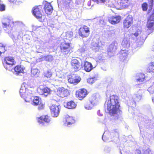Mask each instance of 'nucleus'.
I'll use <instances>...</instances> for the list:
<instances>
[{
    "label": "nucleus",
    "instance_id": "1",
    "mask_svg": "<svg viewBox=\"0 0 154 154\" xmlns=\"http://www.w3.org/2000/svg\"><path fill=\"white\" fill-rule=\"evenodd\" d=\"M105 104L106 105L107 109L111 116H114L117 114L118 112H121L119 97L117 95L110 96L109 100H106Z\"/></svg>",
    "mask_w": 154,
    "mask_h": 154
},
{
    "label": "nucleus",
    "instance_id": "2",
    "mask_svg": "<svg viewBox=\"0 0 154 154\" xmlns=\"http://www.w3.org/2000/svg\"><path fill=\"white\" fill-rule=\"evenodd\" d=\"M59 47L61 53L63 55H67L72 52V48L71 43L64 41L61 42L60 45Z\"/></svg>",
    "mask_w": 154,
    "mask_h": 154
},
{
    "label": "nucleus",
    "instance_id": "3",
    "mask_svg": "<svg viewBox=\"0 0 154 154\" xmlns=\"http://www.w3.org/2000/svg\"><path fill=\"white\" fill-rule=\"evenodd\" d=\"M16 63L14 58L12 57L7 56L4 58L3 64L7 70L11 71L12 67L15 65Z\"/></svg>",
    "mask_w": 154,
    "mask_h": 154
},
{
    "label": "nucleus",
    "instance_id": "4",
    "mask_svg": "<svg viewBox=\"0 0 154 154\" xmlns=\"http://www.w3.org/2000/svg\"><path fill=\"white\" fill-rule=\"evenodd\" d=\"M33 15L38 20H42L43 15V8L42 5L35 6L32 10Z\"/></svg>",
    "mask_w": 154,
    "mask_h": 154
},
{
    "label": "nucleus",
    "instance_id": "5",
    "mask_svg": "<svg viewBox=\"0 0 154 154\" xmlns=\"http://www.w3.org/2000/svg\"><path fill=\"white\" fill-rule=\"evenodd\" d=\"M90 28L87 26L84 25L81 26L78 30V33L79 36L82 38H87L90 34Z\"/></svg>",
    "mask_w": 154,
    "mask_h": 154
},
{
    "label": "nucleus",
    "instance_id": "6",
    "mask_svg": "<svg viewBox=\"0 0 154 154\" xmlns=\"http://www.w3.org/2000/svg\"><path fill=\"white\" fill-rule=\"evenodd\" d=\"M70 93L69 90L63 87L58 88L55 91V95L61 98L68 97Z\"/></svg>",
    "mask_w": 154,
    "mask_h": 154
},
{
    "label": "nucleus",
    "instance_id": "7",
    "mask_svg": "<svg viewBox=\"0 0 154 154\" xmlns=\"http://www.w3.org/2000/svg\"><path fill=\"white\" fill-rule=\"evenodd\" d=\"M70 64L71 68L75 72L80 70L82 67V63L79 59H74L71 60Z\"/></svg>",
    "mask_w": 154,
    "mask_h": 154
},
{
    "label": "nucleus",
    "instance_id": "8",
    "mask_svg": "<svg viewBox=\"0 0 154 154\" xmlns=\"http://www.w3.org/2000/svg\"><path fill=\"white\" fill-rule=\"evenodd\" d=\"M133 18L132 16L128 15L123 20V24L124 29L129 28L132 25Z\"/></svg>",
    "mask_w": 154,
    "mask_h": 154
},
{
    "label": "nucleus",
    "instance_id": "9",
    "mask_svg": "<svg viewBox=\"0 0 154 154\" xmlns=\"http://www.w3.org/2000/svg\"><path fill=\"white\" fill-rule=\"evenodd\" d=\"M88 93L87 90L84 88L80 89L75 92L76 97L80 100H83L86 97Z\"/></svg>",
    "mask_w": 154,
    "mask_h": 154
},
{
    "label": "nucleus",
    "instance_id": "10",
    "mask_svg": "<svg viewBox=\"0 0 154 154\" xmlns=\"http://www.w3.org/2000/svg\"><path fill=\"white\" fill-rule=\"evenodd\" d=\"M37 91L39 95H44L45 96H47L50 94L51 91L50 88L43 86H41L38 88Z\"/></svg>",
    "mask_w": 154,
    "mask_h": 154
},
{
    "label": "nucleus",
    "instance_id": "11",
    "mask_svg": "<svg viewBox=\"0 0 154 154\" xmlns=\"http://www.w3.org/2000/svg\"><path fill=\"white\" fill-rule=\"evenodd\" d=\"M36 120L40 124L44 125L45 123H49L51 121V118L48 115H43L39 117H37Z\"/></svg>",
    "mask_w": 154,
    "mask_h": 154
},
{
    "label": "nucleus",
    "instance_id": "12",
    "mask_svg": "<svg viewBox=\"0 0 154 154\" xmlns=\"http://www.w3.org/2000/svg\"><path fill=\"white\" fill-rule=\"evenodd\" d=\"M13 23V22L11 20L8 18H5L2 23L3 27L6 28V30L7 29L10 31L12 29Z\"/></svg>",
    "mask_w": 154,
    "mask_h": 154
},
{
    "label": "nucleus",
    "instance_id": "13",
    "mask_svg": "<svg viewBox=\"0 0 154 154\" xmlns=\"http://www.w3.org/2000/svg\"><path fill=\"white\" fill-rule=\"evenodd\" d=\"M59 106L55 104H53L50 107L51 112L54 117H57L59 114L60 111Z\"/></svg>",
    "mask_w": 154,
    "mask_h": 154
},
{
    "label": "nucleus",
    "instance_id": "14",
    "mask_svg": "<svg viewBox=\"0 0 154 154\" xmlns=\"http://www.w3.org/2000/svg\"><path fill=\"white\" fill-rule=\"evenodd\" d=\"M121 19V16L116 15L112 16L108 18V21L112 24H116L120 22Z\"/></svg>",
    "mask_w": 154,
    "mask_h": 154
},
{
    "label": "nucleus",
    "instance_id": "15",
    "mask_svg": "<svg viewBox=\"0 0 154 154\" xmlns=\"http://www.w3.org/2000/svg\"><path fill=\"white\" fill-rule=\"evenodd\" d=\"M25 95L22 97L26 102H30L32 101L33 97V92L31 90H29Z\"/></svg>",
    "mask_w": 154,
    "mask_h": 154
},
{
    "label": "nucleus",
    "instance_id": "16",
    "mask_svg": "<svg viewBox=\"0 0 154 154\" xmlns=\"http://www.w3.org/2000/svg\"><path fill=\"white\" fill-rule=\"evenodd\" d=\"M44 9L45 13L48 15H50L52 13L53 8L50 3L46 2L44 7Z\"/></svg>",
    "mask_w": 154,
    "mask_h": 154
},
{
    "label": "nucleus",
    "instance_id": "17",
    "mask_svg": "<svg viewBox=\"0 0 154 154\" xmlns=\"http://www.w3.org/2000/svg\"><path fill=\"white\" fill-rule=\"evenodd\" d=\"M143 91L142 90H139L135 94L134 97V101L135 103L139 102L142 98Z\"/></svg>",
    "mask_w": 154,
    "mask_h": 154
},
{
    "label": "nucleus",
    "instance_id": "18",
    "mask_svg": "<svg viewBox=\"0 0 154 154\" xmlns=\"http://www.w3.org/2000/svg\"><path fill=\"white\" fill-rule=\"evenodd\" d=\"M84 70L86 72H90L93 68L92 64L88 61H85L83 65Z\"/></svg>",
    "mask_w": 154,
    "mask_h": 154
},
{
    "label": "nucleus",
    "instance_id": "19",
    "mask_svg": "<svg viewBox=\"0 0 154 154\" xmlns=\"http://www.w3.org/2000/svg\"><path fill=\"white\" fill-rule=\"evenodd\" d=\"M81 80L80 77L76 76H71L68 79V82L71 84H76Z\"/></svg>",
    "mask_w": 154,
    "mask_h": 154
},
{
    "label": "nucleus",
    "instance_id": "20",
    "mask_svg": "<svg viewBox=\"0 0 154 154\" xmlns=\"http://www.w3.org/2000/svg\"><path fill=\"white\" fill-rule=\"evenodd\" d=\"M14 69L16 74L19 75L20 73H24V68L21 67L20 65H17L14 67Z\"/></svg>",
    "mask_w": 154,
    "mask_h": 154
},
{
    "label": "nucleus",
    "instance_id": "21",
    "mask_svg": "<svg viewBox=\"0 0 154 154\" xmlns=\"http://www.w3.org/2000/svg\"><path fill=\"white\" fill-rule=\"evenodd\" d=\"M30 90V88H29L28 89L26 88L24 85H22L20 91V93L21 96L22 97L24 95L27 93L26 92L27 91Z\"/></svg>",
    "mask_w": 154,
    "mask_h": 154
},
{
    "label": "nucleus",
    "instance_id": "22",
    "mask_svg": "<svg viewBox=\"0 0 154 154\" xmlns=\"http://www.w3.org/2000/svg\"><path fill=\"white\" fill-rule=\"evenodd\" d=\"M76 106L75 103L73 100H71L67 102L66 104V107L69 109L75 108Z\"/></svg>",
    "mask_w": 154,
    "mask_h": 154
},
{
    "label": "nucleus",
    "instance_id": "23",
    "mask_svg": "<svg viewBox=\"0 0 154 154\" xmlns=\"http://www.w3.org/2000/svg\"><path fill=\"white\" fill-rule=\"evenodd\" d=\"M75 122V120L72 117L68 116L66 117V123L67 125H72Z\"/></svg>",
    "mask_w": 154,
    "mask_h": 154
},
{
    "label": "nucleus",
    "instance_id": "24",
    "mask_svg": "<svg viewBox=\"0 0 154 154\" xmlns=\"http://www.w3.org/2000/svg\"><path fill=\"white\" fill-rule=\"evenodd\" d=\"M32 101L34 105L38 106L41 101V99L38 96H35Z\"/></svg>",
    "mask_w": 154,
    "mask_h": 154
},
{
    "label": "nucleus",
    "instance_id": "25",
    "mask_svg": "<svg viewBox=\"0 0 154 154\" xmlns=\"http://www.w3.org/2000/svg\"><path fill=\"white\" fill-rule=\"evenodd\" d=\"M147 70L149 72H154V62L150 63L149 64Z\"/></svg>",
    "mask_w": 154,
    "mask_h": 154
},
{
    "label": "nucleus",
    "instance_id": "26",
    "mask_svg": "<svg viewBox=\"0 0 154 154\" xmlns=\"http://www.w3.org/2000/svg\"><path fill=\"white\" fill-rule=\"evenodd\" d=\"M6 46L1 43H0V56L3 53L6 51Z\"/></svg>",
    "mask_w": 154,
    "mask_h": 154
},
{
    "label": "nucleus",
    "instance_id": "27",
    "mask_svg": "<svg viewBox=\"0 0 154 154\" xmlns=\"http://www.w3.org/2000/svg\"><path fill=\"white\" fill-rule=\"evenodd\" d=\"M129 0H120V4L124 8H126L129 5Z\"/></svg>",
    "mask_w": 154,
    "mask_h": 154
},
{
    "label": "nucleus",
    "instance_id": "28",
    "mask_svg": "<svg viewBox=\"0 0 154 154\" xmlns=\"http://www.w3.org/2000/svg\"><path fill=\"white\" fill-rule=\"evenodd\" d=\"M43 58L46 61L51 62L53 60V58L52 56L47 55L44 56Z\"/></svg>",
    "mask_w": 154,
    "mask_h": 154
},
{
    "label": "nucleus",
    "instance_id": "29",
    "mask_svg": "<svg viewBox=\"0 0 154 154\" xmlns=\"http://www.w3.org/2000/svg\"><path fill=\"white\" fill-rule=\"evenodd\" d=\"M66 39L71 38L73 36V33L72 31H68L66 33Z\"/></svg>",
    "mask_w": 154,
    "mask_h": 154
},
{
    "label": "nucleus",
    "instance_id": "30",
    "mask_svg": "<svg viewBox=\"0 0 154 154\" xmlns=\"http://www.w3.org/2000/svg\"><path fill=\"white\" fill-rule=\"evenodd\" d=\"M52 75V73L50 71H48L44 73V77L50 79Z\"/></svg>",
    "mask_w": 154,
    "mask_h": 154
},
{
    "label": "nucleus",
    "instance_id": "31",
    "mask_svg": "<svg viewBox=\"0 0 154 154\" xmlns=\"http://www.w3.org/2000/svg\"><path fill=\"white\" fill-rule=\"evenodd\" d=\"M141 7L143 11H146L148 8V4L146 2L143 3L141 5Z\"/></svg>",
    "mask_w": 154,
    "mask_h": 154
},
{
    "label": "nucleus",
    "instance_id": "32",
    "mask_svg": "<svg viewBox=\"0 0 154 154\" xmlns=\"http://www.w3.org/2000/svg\"><path fill=\"white\" fill-rule=\"evenodd\" d=\"M96 80L95 78H90L87 79V82L89 84H92L95 82Z\"/></svg>",
    "mask_w": 154,
    "mask_h": 154
},
{
    "label": "nucleus",
    "instance_id": "33",
    "mask_svg": "<svg viewBox=\"0 0 154 154\" xmlns=\"http://www.w3.org/2000/svg\"><path fill=\"white\" fill-rule=\"evenodd\" d=\"M85 108L87 109H90L92 108V105L90 102L87 103L85 105Z\"/></svg>",
    "mask_w": 154,
    "mask_h": 154
},
{
    "label": "nucleus",
    "instance_id": "34",
    "mask_svg": "<svg viewBox=\"0 0 154 154\" xmlns=\"http://www.w3.org/2000/svg\"><path fill=\"white\" fill-rule=\"evenodd\" d=\"M143 151L144 154H152L151 149L149 148H147L146 149H144Z\"/></svg>",
    "mask_w": 154,
    "mask_h": 154
},
{
    "label": "nucleus",
    "instance_id": "35",
    "mask_svg": "<svg viewBox=\"0 0 154 154\" xmlns=\"http://www.w3.org/2000/svg\"><path fill=\"white\" fill-rule=\"evenodd\" d=\"M147 90L150 94H153L154 92V85H152Z\"/></svg>",
    "mask_w": 154,
    "mask_h": 154
},
{
    "label": "nucleus",
    "instance_id": "36",
    "mask_svg": "<svg viewBox=\"0 0 154 154\" xmlns=\"http://www.w3.org/2000/svg\"><path fill=\"white\" fill-rule=\"evenodd\" d=\"M38 106V109L39 110L42 109L44 108V104L42 103L41 101L40 102V103H39Z\"/></svg>",
    "mask_w": 154,
    "mask_h": 154
},
{
    "label": "nucleus",
    "instance_id": "37",
    "mask_svg": "<svg viewBox=\"0 0 154 154\" xmlns=\"http://www.w3.org/2000/svg\"><path fill=\"white\" fill-rule=\"evenodd\" d=\"M135 154H144V153L143 152H141L140 150L137 149L135 151Z\"/></svg>",
    "mask_w": 154,
    "mask_h": 154
},
{
    "label": "nucleus",
    "instance_id": "38",
    "mask_svg": "<svg viewBox=\"0 0 154 154\" xmlns=\"http://www.w3.org/2000/svg\"><path fill=\"white\" fill-rule=\"evenodd\" d=\"M31 72L33 75H35L37 72V70L35 69H32L31 70Z\"/></svg>",
    "mask_w": 154,
    "mask_h": 154
},
{
    "label": "nucleus",
    "instance_id": "39",
    "mask_svg": "<svg viewBox=\"0 0 154 154\" xmlns=\"http://www.w3.org/2000/svg\"><path fill=\"white\" fill-rule=\"evenodd\" d=\"M149 5L151 9H152V7L153 2V0H150Z\"/></svg>",
    "mask_w": 154,
    "mask_h": 154
},
{
    "label": "nucleus",
    "instance_id": "40",
    "mask_svg": "<svg viewBox=\"0 0 154 154\" xmlns=\"http://www.w3.org/2000/svg\"><path fill=\"white\" fill-rule=\"evenodd\" d=\"M98 2H97V4H99L100 3H104L106 2V0H98Z\"/></svg>",
    "mask_w": 154,
    "mask_h": 154
},
{
    "label": "nucleus",
    "instance_id": "41",
    "mask_svg": "<svg viewBox=\"0 0 154 154\" xmlns=\"http://www.w3.org/2000/svg\"><path fill=\"white\" fill-rule=\"evenodd\" d=\"M17 0H9V1L11 3H15L17 2Z\"/></svg>",
    "mask_w": 154,
    "mask_h": 154
},
{
    "label": "nucleus",
    "instance_id": "42",
    "mask_svg": "<svg viewBox=\"0 0 154 154\" xmlns=\"http://www.w3.org/2000/svg\"><path fill=\"white\" fill-rule=\"evenodd\" d=\"M132 35H133V34H132ZM133 35L136 37H137L139 35V33L137 32H135L134 34H133Z\"/></svg>",
    "mask_w": 154,
    "mask_h": 154
},
{
    "label": "nucleus",
    "instance_id": "43",
    "mask_svg": "<svg viewBox=\"0 0 154 154\" xmlns=\"http://www.w3.org/2000/svg\"><path fill=\"white\" fill-rule=\"evenodd\" d=\"M144 77L143 78H140L139 79H138L137 80V81H143L144 80Z\"/></svg>",
    "mask_w": 154,
    "mask_h": 154
},
{
    "label": "nucleus",
    "instance_id": "44",
    "mask_svg": "<svg viewBox=\"0 0 154 154\" xmlns=\"http://www.w3.org/2000/svg\"><path fill=\"white\" fill-rule=\"evenodd\" d=\"M92 1L94 2H96L97 3V2H98V0H92Z\"/></svg>",
    "mask_w": 154,
    "mask_h": 154
},
{
    "label": "nucleus",
    "instance_id": "45",
    "mask_svg": "<svg viewBox=\"0 0 154 154\" xmlns=\"http://www.w3.org/2000/svg\"><path fill=\"white\" fill-rule=\"evenodd\" d=\"M152 100L153 102H154V97H152Z\"/></svg>",
    "mask_w": 154,
    "mask_h": 154
}]
</instances>
